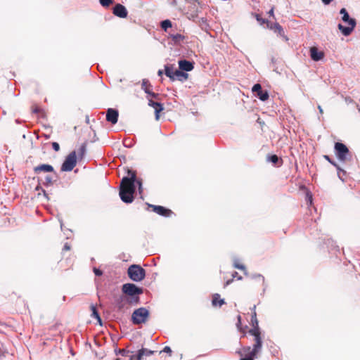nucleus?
<instances>
[{
	"instance_id": "18",
	"label": "nucleus",
	"mask_w": 360,
	"mask_h": 360,
	"mask_svg": "<svg viewBox=\"0 0 360 360\" xmlns=\"http://www.w3.org/2000/svg\"><path fill=\"white\" fill-rule=\"evenodd\" d=\"M310 56L313 60L319 61L323 58L324 53L319 51L316 46H312L310 48Z\"/></svg>"
},
{
	"instance_id": "12",
	"label": "nucleus",
	"mask_w": 360,
	"mask_h": 360,
	"mask_svg": "<svg viewBox=\"0 0 360 360\" xmlns=\"http://www.w3.org/2000/svg\"><path fill=\"white\" fill-rule=\"evenodd\" d=\"M349 26L345 27L342 25V24L338 25V29L340 30V32L345 35V36H349L351 32L353 31L356 26V21L355 20H351L349 21L348 23Z\"/></svg>"
},
{
	"instance_id": "44",
	"label": "nucleus",
	"mask_w": 360,
	"mask_h": 360,
	"mask_svg": "<svg viewBox=\"0 0 360 360\" xmlns=\"http://www.w3.org/2000/svg\"><path fill=\"white\" fill-rule=\"evenodd\" d=\"M240 325H241V316L240 315H238L237 326L239 327Z\"/></svg>"
},
{
	"instance_id": "30",
	"label": "nucleus",
	"mask_w": 360,
	"mask_h": 360,
	"mask_svg": "<svg viewBox=\"0 0 360 360\" xmlns=\"http://www.w3.org/2000/svg\"><path fill=\"white\" fill-rule=\"evenodd\" d=\"M86 144L84 143L80 146V148L78 150V156L80 159L83 158V157L84 156L85 153H86Z\"/></svg>"
},
{
	"instance_id": "4",
	"label": "nucleus",
	"mask_w": 360,
	"mask_h": 360,
	"mask_svg": "<svg viewBox=\"0 0 360 360\" xmlns=\"http://www.w3.org/2000/svg\"><path fill=\"white\" fill-rule=\"evenodd\" d=\"M150 316L149 311L145 307H140L134 311L131 315V321L134 325L145 323Z\"/></svg>"
},
{
	"instance_id": "27",
	"label": "nucleus",
	"mask_w": 360,
	"mask_h": 360,
	"mask_svg": "<svg viewBox=\"0 0 360 360\" xmlns=\"http://www.w3.org/2000/svg\"><path fill=\"white\" fill-rule=\"evenodd\" d=\"M340 13L341 15H342V19L344 22H347L349 23V21L351 20H354L353 18H349V15L347 11V10L345 8H342L340 11Z\"/></svg>"
},
{
	"instance_id": "25",
	"label": "nucleus",
	"mask_w": 360,
	"mask_h": 360,
	"mask_svg": "<svg viewBox=\"0 0 360 360\" xmlns=\"http://www.w3.org/2000/svg\"><path fill=\"white\" fill-rule=\"evenodd\" d=\"M150 87L151 85L148 79H144L142 80L141 88L147 94H150Z\"/></svg>"
},
{
	"instance_id": "17",
	"label": "nucleus",
	"mask_w": 360,
	"mask_h": 360,
	"mask_svg": "<svg viewBox=\"0 0 360 360\" xmlns=\"http://www.w3.org/2000/svg\"><path fill=\"white\" fill-rule=\"evenodd\" d=\"M148 105L150 107H153L154 108L155 112V118H156V120H158L159 119V113L161 111H162L164 109L162 105L158 101H153L152 98H148Z\"/></svg>"
},
{
	"instance_id": "45",
	"label": "nucleus",
	"mask_w": 360,
	"mask_h": 360,
	"mask_svg": "<svg viewBox=\"0 0 360 360\" xmlns=\"http://www.w3.org/2000/svg\"><path fill=\"white\" fill-rule=\"evenodd\" d=\"M274 8H271V9L269 11V15L270 16H272V17H274Z\"/></svg>"
},
{
	"instance_id": "5",
	"label": "nucleus",
	"mask_w": 360,
	"mask_h": 360,
	"mask_svg": "<svg viewBox=\"0 0 360 360\" xmlns=\"http://www.w3.org/2000/svg\"><path fill=\"white\" fill-rule=\"evenodd\" d=\"M127 274L130 279L136 282L141 281L146 276L145 269L137 264L131 265L128 268Z\"/></svg>"
},
{
	"instance_id": "23",
	"label": "nucleus",
	"mask_w": 360,
	"mask_h": 360,
	"mask_svg": "<svg viewBox=\"0 0 360 360\" xmlns=\"http://www.w3.org/2000/svg\"><path fill=\"white\" fill-rule=\"evenodd\" d=\"M154 353H155V351L142 348V349H139L138 352L136 360H142V358L144 355L149 356V355L153 354Z\"/></svg>"
},
{
	"instance_id": "38",
	"label": "nucleus",
	"mask_w": 360,
	"mask_h": 360,
	"mask_svg": "<svg viewBox=\"0 0 360 360\" xmlns=\"http://www.w3.org/2000/svg\"><path fill=\"white\" fill-rule=\"evenodd\" d=\"M160 352H165L167 354H169V356H171L172 355V349L169 347L168 346H166L164 347V349H162V351H161Z\"/></svg>"
},
{
	"instance_id": "34",
	"label": "nucleus",
	"mask_w": 360,
	"mask_h": 360,
	"mask_svg": "<svg viewBox=\"0 0 360 360\" xmlns=\"http://www.w3.org/2000/svg\"><path fill=\"white\" fill-rule=\"evenodd\" d=\"M135 184H136L139 187V192L140 194L143 192V181L142 179L140 178L136 177Z\"/></svg>"
},
{
	"instance_id": "46",
	"label": "nucleus",
	"mask_w": 360,
	"mask_h": 360,
	"mask_svg": "<svg viewBox=\"0 0 360 360\" xmlns=\"http://www.w3.org/2000/svg\"><path fill=\"white\" fill-rule=\"evenodd\" d=\"M129 351H127L125 349H120V353L122 354V355H126L127 353H128Z\"/></svg>"
},
{
	"instance_id": "54",
	"label": "nucleus",
	"mask_w": 360,
	"mask_h": 360,
	"mask_svg": "<svg viewBox=\"0 0 360 360\" xmlns=\"http://www.w3.org/2000/svg\"><path fill=\"white\" fill-rule=\"evenodd\" d=\"M116 360H120V359H117Z\"/></svg>"
},
{
	"instance_id": "33",
	"label": "nucleus",
	"mask_w": 360,
	"mask_h": 360,
	"mask_svg": "<svg viewBox=\"0 0 360 360\" xmlns=\"http://www.w3.org/2000/svg\"><path fill=\"white\" fill-rule=\"evenodd\" d=\"M32 111L34 114H43L44 110L37 105H33L32 106Z\"/></svg>"
},
{
	"instance_id": "42",
	"label": "nucleus",
	"mask_w": 360,
	"mask_h": 360,
	"mask_svg": "<svg viewBox=\"0 0 360 360\" xmlns=\"http://www.w3.org/2000/svg\"><path fill=\"white\" fill-rule=\"evenodd\" d=\"M235 267L240 270H244L245 269L244 265L239 264H235Z\"/></svg>"
},
{
	"instance_id": "53",
	"label": "nucleus",
	"mask_w": 360,
	"mask_h": 360,
	"mask_svg": "<svg viewBox=\"0 0 360 360\" xmlns=\"http://www.w3.org/2000/svg\"><path fill=\"white\" fill-rule=\"evenodd\" d=\"M236 274H238V272H235L234 274H233V277L236 276Z\"/></svg>"
},
{
	"instance_id": "19",
	"label": "nucleus",
	"mask_w": 360,
	"mask_h": 360,
	"mask_svg": "<svg viewBox=\"0 0 360 360\" xmlns=\"http://www.w3.org/2000/svg\"><path fill=\"white\" fill-rule=\"evenodd\" d=\"M178 63L179 69L182 71L189 72L194 68V63L186 60H181Z\"/></svg>"
},
{
	"instance_id": "24",
	"label": "nucleus",
	"mask_w": 360,
	"mask_h": 360,
	"mask_svg": "<svg viewBox=\"0 0 360 360\" xmlns=\"http://www.w3.org/2000/svg\"><path fill=\"white\" fill-rule=\"evenodd\" d=\"M174 71L173 66L165 65V73L172 81H174Z\"/></svg>"
},
{
	"instance_id": "3",
	"label": "nucleus",
	"mask_w": 360,
	"mask_h": 360,
	"mask_svg": "<svg viewBox=\"0 0 360 360\" xmlns=\"http://www.w3.org/2000/svg\"><path fill=\"white\" fill-rule=\"evenodd\" d=\"M123 294L127 296L130 300H137V304L140 302L139 295L143 293V289L137 287L134 283H125L122 287Z\"/></svg>"
},
{
	"instance_id": "43",
	"label": "nucleus",
	"mask_w": 360,
	"mask_h": 360,
	"mask_svg": "<svg viewBox=\"0 0 360 360\" xmlns=\"http://www.w3.org/2000/svg\"><path fill=\"white\" fill-rule=\"evenodd\" d=\"M63 250H70V246L69 244L68 243H65L64 247H63Z\"/></svg>"
},
{
	"instance_id": "39",
	"label": "nucleus",
	"mask_w": 360,
	"mask_h": 360,
	"mask_svg": "<svg viewBox=\"0 0 360 360\" xmlns=\"http://www.w3.org/2000/svg\"><path fill=\"white\" fill-rule=\"evenodd\" d=\"M52 148L53 149L55 150V151H58L60 150V146L58 143L56 142H53L52 143Z\"/></svg>"
},
{
	"instance_id": "41",
	"label": "nucleus",
	"mask_w": 360,
	"mask_h": 360,
	"mask_svg": "<svg viewBox=\"0 0 360 360\" xmlns=\"http://www.w3.org/2000/svg\"><path fill=\"white\" fill-rule=\"evenodd\" d=\"M94 272L96 276H101L103 274L101 270L96 268L94 269Z\"/></svg>"
},
{
	"instance_id": "1",
	"label": "nucleus",
	"mask_w": 360,
	"mask_h": 360,
	"mask_svg": "<svg viewBox=\"0 0 360 360\" xmlns=\"http://www.w3.org/2000/svg\"><path fill=\"white\" fill-rule=\"evenodd\" d=\"M128 176H124L120 185V197L125 203H131L134 200L136 186V171L127 170Z\"/></svg>"
},
{
	"instance_id": "35",
	"label": "nucleus",
	"mask_w": 360,
	"mask_h": 360,
	"mask_svg": "<svg viewBox=\"0 0 360 360\" xmlns=\"http://www.w3.org/2000/svg\"><path fill=\"white\" fill-rule=\"evenodd\" d=\"M112 3H113V0H100V4L103 7H108Z\"/></svg>"
},
{
	"instance_id": "16",
	"label": "nucleus",
	"mask_w": 360,
	"mask_h": 360,
	"mask_svg": "<svg viewBox=\"0 0 360 360\" xmlns=\"http://www.w3.org/2000/svg\"><path fill=\"white\" fill-rule=\"evenodd\" d=\"M256 305H254L252 308H251L252 311V316H251V325L252 326V328L250 330H255V331L257 332L259 335H261V333L259 331V325H258V320L257 319V313H256Z\"/></svg>"
},
{
	"instance_id": "37",
	"label": "nucleus",
	"mask_w": 360,
	"mask_h": 360,
	"mask_svg": "<svg viewBox=\"0 0 360 360\" xmlns=\"http://www.w3.org/2000/svg\"><path fill=\"white\" fill-rule=\"evenodd\" d=\"M53 177L50 175H48L45 177V182L44 184L46 185H51L53 184Z\"/></svg>"
},
{
	"instance_id": "26",
	"label": "nucleus",
	"mask_w": 360,
	"mask_h": 360,
	"mask_svg": "<svg viewBox=\"0 0 360 360\" xmlns=\"http://www.w3.org/2000/svg\"><path fill=\"white\" fill-rule=\"evenodd\" d=\"M267 160L271 162L274 165H277L280 162V165H282L283 160L282 159H279V158L276 155H271L267 157Z\"/></svg>"
},
{
	"instance_id": "11",
	"label": "nucleus",
	"mask_w": 360,
	"mask_h": 360,
	"mask_svg": "<svg viewBox=\"0 0 360 360\" xmlns=\"http://www.w3.org/2000/svg\"><path fill=\"white\" fill-rule=\"evenodd\" d=\"M266 27L273 30L275 33H277L279 36L283 37L285 40H288L283 27L278 22L271 23L269 21H266Z\"/></svg>"
},
{
	"instance_id": "6",
	"label": "nucleus",
	"mask_w": 360,
	"mask_h": 360,
	"mask_svg": "<svg viewBox=\"0 0 360 360\" xmlns=\"http://www.w3.org/2000/svg\"><path fill=\"white\" fill-rule=\"evenodd\" d=\"M115 305L119 311H124L129 307L137 304V300L129 299L127 296L120 295L115 299Z\"/></svg>"
},
{
	"instance_id": "47",
	"label": "nucleus",
	"mask_w": 360,
	"mask_h": 360,
	"mask_svg": "<svg viewBox=\"0 0 360 360\" xmlns=\"http://www.w3.org/2000/svg\"><path fill=\"white\" fill-rule=\"evenodd\" d=\"M333 0H322V2L326 4V5H328L329 4L331 1H333Z\"/></svg>"
},
{
	"instance_id": "36",
	"label": "nucleus",
	"mask_w": 360,
	"mask_h": 360,
	"mask_svg": "<svg viewBox=\"0 0 360 360\" xmlns=\"http://www.w3.org/2000/svg\"><path fill=\"white\" fill-rule=\"evenodd\" d=\"M255 18L257 19V20L261 24V25H264L266 24V21H268L267 20H264L262 18L261 15L260 14H255Z\"/></svg>"
},
{
	"instance_id": "8",
	"label": "nucleus",
	"mask_w": 360,
	"mask_h": 360,
	"mask_svg": "<svg viewBox=\"0 0 360 360\" xmlns=\"http://www.w3.org/2000/svg\"><path fill=\"white\" fill-rule=\"evenodd\" d=\"M77 164V154L75 151L71 152L65 158L61 166L63 172H70L73 169Z\"/></svg>"
},
{
	"instance_id": "20",
	"label": "nucleus",
	"mask_w": 360,
	"mask_h": 360,
	"mask_svg": "<svg viewBox=\"0 0 360 360\" xmlns=\"http://www.w3.org/2000/svg\"><path fill=\"white\" fill-rule=\"evenodd\" d=\"M34 172L37 174L41 172H54V169L50 165L42 164L34 167Z\"/></svg>"
},
{
	"instance_id": "10",
	"label": "nucleus",
	"mask_w": 360,
	"mask_h": 360,
	"mask_svg": "<svg viewBox=\"0 0 360 360\" xmlns=\"http://www.w3.org/2000/svg\"><path fill=\"white\" fill-rule=\"evenodd\" d=\"M252 91L257 94V97L262 101L268 100L269 96L267 91H263L259 84L253 86Z\"/></svg>"
},
{
	"instance_id": "13",
	"label": "nucleus",
	"mask_w": 360,
	"mask_h": 360,
	"mask_svg": "<svg viewBox=\"0 0 360 360\" xmlns=\"http://www.w3.org/2000/svg\"><path fill=\"white\" fill-rule=\"evenodd\" d=\"M119 113L117 110L108 108L106 112V120L112 124L117 122Z\"/></svg>"
},
{
	"instance_id": "31",
	"label": "nucleus",
	"mask_w": 360,
	"mask_h": 360,
	"mask_svg": "<svg viewBox=\"0 0 360 360\" xmlns=\"http://www.w3.org/2000/svg\"><path fill=\"white\" fill-rule=\"evenodd\" d=\"M172 27V22L169 20H165L161 22V27L165 31H167V30Z\"/></svg>"
},
{
	"instance_id": "52",
	"label": "nucleus",
	"mask_w": 360,
	"mask_h": 360,
	"mask_svg": "<svg viewBox=\"0 0 360 360\" xmlns=\"http://www.w3.org/2000/svg\"><path fill=\"white\" fill-rule=\"evenodd\" d=\"M236 274H238V272H235L234 274H233V277L236 276Z\"/></svg>"
},
{
	"instance_id": "48",
	"label": "nucleus",
	"mask_w": 360,
	"mask_h": 360,
	"mask_svg": "<svg viewBox=\"0 0 360 360\" xmlns=\"http://www.w3.org/2000/svg\"><path fill=\"white\" fill-rule=\"evenodd\" d=\"M257 122H258L261 125L264 124V121H261V120H260V118H258V119H257Z\"/></svg>"
},
{
	"instance_id": "29",
	"label": "nucleus",
	"mask_w": 360,
	"mask_h": 360,
	"mask_svg": "<svg viewBox=\"0 0 360 360\" xmlns=\"http://www.w3.org/2000/svg\"><path fill=\"white\" fill-rule=\"evenodd\" d=\"M91 310L92 312L91 316L96 318L100 324H101V319L99 316L98 312L97 311L96 307L94 305H91Z\"/></svg>"
},
{
	"instance_id": "32",
	"label": "nucleus",
	"mask_w": 360,
	"mask_h": 360,
	"mask_svg": "<svg viewBox=\"0 0 360 360\" xmlns=\"http://www.w3.org/2000/svg\"><path fill=\"white\" fill-rule=\"evenodd\" d=\"M323 158L328 160L331 165H333V166H335L338 170L339 171H342V172H345L342 169H340V167H339V165L335 162L333 161V160H331L330 158V157L328 155H324Z\"/></svg>"
},
{
	"instance_id": "28",
	"label": "nucleus",
	"mask_w": 360,
	"mask_h": 360,
	"mask_svg": "<svg viewBox=\"0 0 360 360\" xmlns=\"http://www.w3.org/2000/svg\"><path fill=\"white\" fill-rule=\"evenodd\" d=\"M172 41L176 44L179 43L180 41H183L184 39V36L180 34H170L169 37Z\"/></svg>"
},
{
	"instance_id": "40",
	"label": "nucleus",
	"mask_w": 360,
	"mask_h": 360,
	"mask_svg": "<svg viewBox=\"0 0 360 360\" xmlns=\"http://www.w3.org/2000/svg\"><path fill=\"white\" fill-rule=\"evenodd\" d=\"M148 96H151L152 98H155V99H157V100L159 99V94H155V93H154L153 91H150V94H149Z\"/></svg>"
},
{
	"instance_id": "50",
	"label": "nucleus",
	"mask_w": 360,
	"mask_h": 360,
	"mask_svg": "<svg viewBox=\"0 0 360 360\" xmlns=\"http://www.w3.org/2000/svg\"><path fill=\"white\" fill-rule=\"evenodd\" d=\"M158 74V75L161 76L162 75V70H159Z\"/></svg>"
},
{
	"instance_id": "15",
	"label": "nucleus",
	"mask_w": 360,
	"mask_h": 360,
	"mask_svg": "<svg viewBox=\"0 0 360 360\" xmlns=\"http://www.w3.org/2000/svg\"><path fill=\"white\" fill-rule=\"evenodd\" d=\"M250 285L252 287L258 286L263 291L264 290L265 287V279L264 277L261 275H257L252 278L250 281Z\"/></svg>"
},
{
	"instance_id": "7",
	"label": "nucleus",
	"mask_w": 360,
	"mask_h": 360,
	"mask_svg": "<svg viewBox=\"0 0 360 360\" xmlns=\"http://www.w3.org/2000/svg\"><path fill=\"white\" fill-rule=\"evenodd\" d=\"M335 154L341 162H346L349 159V151L348 148L342 143H335Z\"/></svg>"
},
{
	"instance_id": "22",
	"label": "nucleus",
	"mask_w": 360,
	"mask_h": 360,
	"mask_svg": "<svg viewBox=\"0 0 360 360\" xmlns=\"http://www.w3.org/2000/svg\"><path fill=\"white\" fill-rule=\"evenodd\" d=\"M225 304V301L224 299L221 298V296L218 293H215L212 295V304L213 307H221Z\"/></svg>"
},
{
	"instance_id": "49",
	"label": "nucleus",
	"mask_w": 360,
	"mask_h": 360,
	"mask_svg": "<svg viewBox=\"0 0 360 360\" xmlns=\"http://www.w3.org/2000/svg\"><path fill=\"white\" fill-rule=\"evenodd\" d=\"M318 108H319V110L320 113L322 114L323 112V110L322 108L320 105H319Z\"/></svg>"
},
{
	"instance_id": "2",
	"label": "nucleus",
	"mask_w": 360,
	"mask_h": 360,
	"mask_svg": "<svg viewBox=\"0 0 360 360\" xmlns=\"http://www.w3.org/2000/svg\"><path fill=\"white\" fill-rule=\"evenodd\" d=\"M248 333L254 337V344L252 347L250 346L243 347L236 352L240 357V360H254L262 349V340L261 335H259L255 330H249Z\"/></svg>"
},
{
	"instance_id": "9",
	"label": "nucleus",
	"mask_w": 360,
	"mask_h": 360,
	"mask_svg": "<svg viewBox=\"0 0 360 360\" xmlns=\"http://www.w3.org/2000/svg\"><path fill=\"white\" fill-rule=\"evenodd\" d=\"M149 206L153 209L154 212L160 216L168 217L173 214V212L171 210L167 209L163 206L153 205H150Z\"/></svg>"
},
{
	"instance_id": "21",
	"label": "nucleus",
	"mask_w": 360,
	"mask_h": 360,
	"mask_svg": "<svg viewBox=\"0 0 360 360\" xmlns=\"http://www.w3.org/2000/svg\"><path fill=\"white\" fill-rule=\"evenodd\" d=\"M188 78V73L184 72V71L179 70H175L174 71V80H179L181 82H184L187 80Z\"/></svg>"
},
{
	"instance_id": "51",
	"label": "nucleus",
	"mask_w": 360,
	"mask_h": 360,
	"mask_svg": "<svg viewBox=\"0 0 360 360\" xmlns=\"http://www.w3.org/2000/svg\"><path fill=\"white\" fill-rule=\"evenodd\" d=\"M231 281H232V280H229V281H228L226 282V285H227L230 284Z\"/></svg>"
},
{
	"instance_id": "14",
	"label": "nucleus",
	"mask_w": 360,
	"mask_h": 360,
	"mask_svg": "<svg viewBox=\"0 0 360 360\" xmlns=\"http://www.w3.org/2000/svg\"><path fill=\"white\" fill-rule=\"evenodd\" d=\"M112 13L115 15L122 18H126L128 14L126 8L120 4H117L115 6Z\"/></svg>"
}]
</instances>
